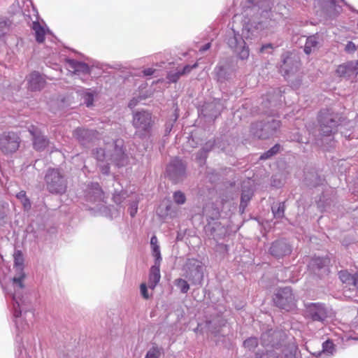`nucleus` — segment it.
<instances>
[{"label":"nucleus","instance_id":"obj_1","mask_svg":"<svg viewBox=\"0 0 358 358\" xmlns=\"http://www.w3.org/2000/svg\"><path fill=\"white\" fill-rule=\"evenodd\" d=\"M47 188L52 194H63L67 188L66 181L57 169H50L45 177Z\"/></svg>","mask_w":358,"mask_h":358},{"label":"nucleus","instance_id":"obj_2","mask_svg":"<svg viewBox=\"0 0 358 358\" xmlns=\"http://www.w3.org/2000/svg\"><path fill=\"white\" fill-rule=\"evenodd\" d=\"M273 300L278 307L287 311L293 310L296 308V299L289 287L278 289Z\"/></svg>","mask_w":358,"mask_h":358},{"label":"nucleus","instance_id":"obj_3","mask_svg":"<svg viewBox=\"0 0 358 358\" xmlns=\"http://www.w3.org/2000/svg\"><path fill=\"white\" fill-rule=\"evenodd\" d=\"M280 127V122L272 119L266 123L257 122L252 125L253 135L260 139H266L272 136Z\"/></svg>","mask_w":358,"mask_h":358},{"label":"nucleus","instance_id":"obj_4","mask_svg":"<svg viewBox=\"0 0 358 358\" xmlns=\"http://www.w3.org/2000/svg\"><path fill=\"white\" fill-rule=\"evenodd\" d=\"M21 139L13 131L3 132L0 135V150L4 155L15 152L20 148Z\"/></svg>","mask_w":358,"mask_h":358},{"label":"nucleus","instance_id":"obj_5","mask_svg":"<svg viewBox=\"0 0 358 358\" xmlns=\"http://www.w3.org/2000/svg\"><path fill=\"white\" fill-rule=\"evenodd\" d=\"M327 309L321 303H310L305 306L303 315L312 321L324 322L327 318Z\"/></svg>","mask_w":358,"mask_h":358},{"label":"nucleus","instance_id":"obj_6","mask_svg":"<svg viewBox=\"0 0 358 358\" xmlns=\"http://www.w3.org/2000/svg\"><path fill=\"white\" fill-rule=\"evenodd\" d=\"M320 129L324 136H329L338 126V121L334 114L329 110H322L319 115Z\"/></svg>","mask_w":358,"mask_h":358},{"label":"nucleus","instance_id":"obj_7","mask_svg":"<svg viewBox=\"0 0 358 358\" xmlns=\"http://www.w3.org/2000/svg\"><path fill=\"white\" fill-rule=\"evenodd\" d=\"M152 124V115L147 111L137 112L134 115L133 124L139 131H148Z\"/></svg>","mask_w":358,"mask_h":358},{"label":"nucleus","instance_id":"obj_8","mask_svg":"<svg viewBox=\"0 0 358 358\" xmlns=\"http://www.w3.org/2000/svg\"><path fill=\"white\" fill-rule=\"evenodd\" d=\"M292 248L285 239H279L273 242L270 248V254L278 259L288 256L292 253Z\"/></svg>","mask_w":358,"mask_h":358},{"label":"nucleus","instance_id":"obj_9","mask_svg":"<svg viewBox=\"0 0 358 358\" xmlns=\"http://www.w3.org/2000/svg\"><path fill=\"white\" fill-rule=\"evenodd\" d=\"M29 131L33 137V147L37 151H42L49 145V140L42 134L41 130L36 126L31 125Z\"/></svg>","mask_w":358,"mask_h":358},{"label":"nucleus","instance_id":"obj_10","mask_svg":"<svg viewBox=\"0 0 358 358\" xmlns=\"http://www.w3.org/2000/svg\"><path fill=\"white\" fill-rule=\"evenodd\" d=\"M229 43L231 46L234 47L235 51L238 53L241 59L248 58L250 55L249 48L238 34H234V37L229 40Z\"/></svg>","mask_w":358,"mask_h":358},{"label":"nucleus","instance_id":"obj_11","mask_svg":"<svg viewBox=\"0 0 358 358\" xmlns=\"http://www.w3.org/2000/svg\"><path fill=\"white\" fill-rule=\"evenodd\" d=\"M114 150L110 155V157L116 162L117 166H123L127 159V155L123 148V141L117 139L113 143Z\"/></svg>","mask_w":358,"mask_h":358},{"label":"nucleus","instance_id":"obj_12","mask_svg":"<svg viewBox=\"0 0 358 358\" xmlns=\"http://www.w3.org/2000/svg\"><path fill=\"white\" fill-rule=\"evenodd\" d=\"M29 89L31 91H37L43 89L45 85V80L38 72H32L28 78Z\"/></svg>","mask_w":358,"mask_h":358},{"label":"nucleus","instance_id":"obj_13","mask_svg":"<svg viewBox=\"0 0 358 358\" xmlns=\"http://www.w3.org/2000/svg\"><path fill=\"white\" fill-rule=\"evenodd\" d=\"M161 278L160 265L154 264L151 266L149 273L148 286L149 288L154 289L158 284Z\"/></svg>","mask_w":358,"mask_h":358},{"label":"nucleus","instance_id":"obj_14","mask_svg":"<svg viewBox=\"0 0 358 358\" xmlns=\"http://www.w3.org/2000/svg\"><path fill=\"white\" fill-rule=\"evenodd\" d=\"M353 62L350 61L338 66L336 73L339 77H345L353 73Z\"/></svg>","mask_w":358,"mask_h":358},{"label":"nucleus","instance_id":"obj_15","mask_svg":"<svg viewBox=\"0 0 358 358\" xmlns=\"http://www.w3.org/2000/svg\"><path fill=\"white\" fill-rule=\"evenodd\" d=\"M32 29L35 33L36 40L38 43H42L45 39V30L38 22H34Z\"/></svg>","mask_w":358,"mask_h":358},{"label":"nucleus","instance_id":"obj_16","mask_svg":"<svg viewBox=\"0 0 358 358\" xmlns=\"http://www.w3.org/2000/svg\"><path fill=\"white\" fill-rule=\"evenodd\" d=\"M73 136L80 143L88 140L92 135V131L83 128H77L73 133Z\"/></svg>","mask_w":358,"mask_h":358},{"label":"nucleus","instance_id":"obj_17","mask_svg":"<svg viewBox=\"0 0 358 358\" xmlns=\"http://www.w3.org/2000/svg\"><path fill=\"white\" fill-rule=\"evenodd\" d=\"M318 41L315 36H310L306 39L304 45V52L307 55H310L312 52L315 51L317 47Z\"/></svg>","mask_w":358,"mask_h":358},{"label":"nucleus","instance_id":"obj_18","mask_svg":"<svg viewBox=\"0 0 358 358\" xmlns=\"http://www.w3.org/2000/svg\"><path fill=\"white\" fill-rule=\"evenodd\" d=\"M169 172H175L176 173H183L185 171V166L182 162L178 159H175L168 166Z\"/></svg>","mask_w":358,"mask_h":358},{"label":"nucleus","instance_id":"obj_19","mask_svg":"<svg viewBox=\"0 0 358 358\" xmlns=\"http://www.w3.org/2000/svg\"><path fill=\"white\" fill-rule=\"evenodd\" d=\"M338 275L343 283H345L348 285H353L355 279V274L352 275L348 271L345 270L341 271L338 273Z\"/></svg>","mask_w":358,"mask_h":358},{"label":"nucleus","instance_id":"obj_20","mask_svg":"<svg viewBox=\"0 0 358 358\" xmlns=\"http://www.w3.org/2000/svg\"><path fill=\"white\" fill-rule=\"evenodd\" d=\"M185 267L187 272L189 273H192L193 269L197 271H200L201 269V262L196 259H188L185 264Z\"/></svg>","mask_w":358,"mask_h":358},{"label":"nucleus","instance_id":"obj_21","mask_svg":"<svg viewBox=\"0 0 358 358\" xmlns=\"http://www.w3.org/2000/svg\"><path fill=\"white\" fill-rule=\"evenodd\" d=\"M14 266L19 268L22 272L23 270L24 266V257L22 252L20 250H17L15 252L14 255Z\"/></svg>","mask_w":358,"mask_h":358},{"label":"nucleus","instance_id":"obj_22","mask_svg":"<svg viewBox=\"0 0 358 358\" xmlns=\"http://www.w3.org/2000/svg\"><path fill=\"white\" fill-rule=\"evenodd\" d=\"M252 196V192L250 189L243 191L241 198V206L243 208H245Z\"/></svg>","mask_w":358,"mask_h":358},{"label":"nucleus","instance_id":"obj_23","mask_svg":"<svg viewBox=\"0 0 358 358\" xmlns=\"http://www.w3.org/2000/svg\"><path fill=\"white\" fill-rule=\"evenodd\" d=\"M285 206L284 202L279 203L277 206L272 207V212L275 217L284 216Z\"/></svg>","mask_w":358,"mask_h":358},{"label":"nucleus","instance_id":"obj_24","mask_svg":"<svg viewBox=\"0 0 358 358\" xmlns=\"http://www.w3.org/2000/svg\"><path fill=\"white\" fill-rule=\"evenodd\" d=\"M280 150V145L275 144L273 147H272L270 150H268L267 152H264L263 155H261L260 159H267L272 156L277 154Z\"/></svg>","mask_w":358,"mask_h":358},{"label":"nucleus","instance_id":"obj_25","mask_svg":"<svg viewBox=\"0 0 358 358\" xmlns=\"http://www.w3.org/2000/svg\"><path fill=\"white\" fill-rule=\"evenodd\" d=\"M330 264V259L328 257H317L313 259V264L318 268H322L324 266H329Z\"/></svg>","mask_w":358,"mask_h":358},{"label":"nucleus","instance_id":"obj_26","mask_svg":"<svg viewBox=\"0 0 358 358\" xmlns=\"http://www.w3.org/2000/svg\"><path fill=\"white\" fill-rule=\"evenodd\" d=\"M175 284L180 289L182 293L185 294L189 289V285L187 282L182 278L176 279Z\"/></svg>","mask_w":358,"mask_h":358},{"label":"nucleus","instance_id":"obj_27","mask_svg":"<svg viewBox=\"0 0 358 358\" xmlns=\"http://www.w3.org/2000/svg\"><path fill=\"white\" fill-rule=\"evenodd\" d=\"M334 350V344L332 341L327 340L322 344V352L329 355H332Z\"/></svg>","mask_w":358,"mask_h":358},{"label":"nucleus","instance_id":"obj_28","mask_svg":"<svg viewBox=\"0 0 358 358\" xmlns=\"http://www.w3.org/2000/svg\"><path fill=\"white\" fill-rule=\"evenodd\" d=\"M243 345L249 350H254L258 345L257 338L253 337L249 338L244 341Z\"/></svg>","mask_w":358,"mask_h":358},{"label":"nucleus","instance_id":"obj_29","mask_svg":"<svg viewBox=\"0 0 358 358\" xmlns=\"http://www.w3.org/2000/svg\"><path fill=\"white\" fill-rule=\"evenodd\" d=\"M152 255L155 258V264L161 265L162 262V257H161V252L159 245H155V247L152 248Z\"/></svg>","mask_w":358,"mask_h":358},{"label":"nucleus","instance_id":"obj_30","mask_svg":"<svg viewBox=\"0 0 358 358\" xmlns=\"http://www.w3.org/2000/svg\"><path fill=\"white\" fill-rule=\"evenodd\" d=\"M174 201L178 204H183L186 201V197L180 191L176 192L173 194Z\"/></svg>","mask_w":358,"mask_h":358},{"label":"nucleus","instance_id":"obj_31","mask_svg":"<svg viewBox=\"0 0 358 358\" xmlns=\"http://www.w3.org/2000/svg\"><path fill=\"white\" fill-rule=\"evenodd\" d=\"M160 355V350L157 347H152L147 352L145 358H159Z\"/></svg>","mask_w":358,"mask_h":358},{"label":"nucleus","instance_id":"obj_32","mask_svg":"<svg viewBox=\"0 0 358 358\" xmlns=\"http://www.w3.org/2000/svg\"><path fill=\"white\" fill-rule=\"evenodd\" d=\"M72 66L74 68L76 71H88V66L85 63L72 62Z\"/></svg>","mask_w":358,"mask_h":358},{"label":"nucleus","instance_id":"obj_33","mask_svg":"<svg viewBox=\"0 0 358 358\" xmlns=\"http://www.w3.org/2000/svg\"><path fill=\"white\" fill-rule=\"evenodd\" d=\"M83 99H84V102L87 106L89 107V106H91L93 105V101H94L93 94H92L90 92H86L83 96Z\"/></svg>","mask_w":358,"mask_h":358},{"label":"nucleus","instance_id":"obj_34","mask_svg":"<svg viewBox=\"0 0 358 358\" xmlns=\"http://www.w3.org/2000/svg\"><path fill=\"white\" fill-rule=\"evenodd\" d=\"M180 76L182 75H180V71H178L176 73H169L167 75V79L171 83H176Z\"/></svg>","mask_w":358,"mask_h":358},{"label":"nucleus","instance_id":"obj_35","mask_svg":"<svg viewBox=\"0 0 358 358\" xmlns=\"http://www.w3.org/2000/svg\"><path fill=\"white\" fill-rule=\"evenodd\" d=\"M24 278H25V275H24V273H23L22 272L19 277H14L13 278V281L14 283H16L20 288H23L24 287L23 280L24 279Z\"/></svg>","mask_w":358,"mask_h":358},{"label":"nucleus","instance_id":"obj_36","mask_svg":"<svg viewBox=\"0 0 358 358\" xmlns=\"http://www.w3.org/2000/svg\"><path fill=\"white\" fill-rule=\"evenodd\" d=\"M198 66V63H195L193 65H186L183 67L182 71H180V75L183 76L185 74H188L192 69H196Z\"/></svg>","mask_w":358,"mask_h":358},{"label":"nucleus","instance_id":"obj_37","mask_svg":"<svg viewBox=\"0 0 358 358\" xmlns=\"http://www.w3.org/2000/svg\"><path fill=\"white\" fill-rule=\"evenodd\" d=\"M140 289H141V294L142 296L145 299H148L150 298V296H149V294L148 292V288H147L146 284L141 283V285L140 286Z\"/></svg>","mask_w":358,"mask_h":358},{"label":"nucleus","instance_id":"obj_38","mask_svg":"<svg viewBox=\"0 0 358 358\" xmlns=\"http://www.w3.org/2000/svg\"><path fill=\"white\" fill-rule=\"evenodd\" d=\"M271 337V335L269 332L263 334L261 336L262 344L264 346L268 345V342L270 341Z\"/></svg>","mask_w":358,"mask_h":358},{"label":"nucleus","instance_id":"obj_39","mask_svg":"<svg viewBox=\"0 0 358 358\" xmlns=\"http://www.w3.org/2000/svg\"><path fill=\"white\" fill-rule=\"evenodd\" d=\"M345 49L348 52H354L357 50V47L354 43L349 41L346 44Z\"/></svg>","mask_w":358,"mask_h":358},{"label":"nucleus","instance_id":"obj_40","mask_svg":"<svg viewBox=\"0 0 358 358\" xmlns=\"http://www.w3.org/2000/svg\"><path fill=\"white\" fill-rule=\"evenodd\" d=\"M22 204L24 206V208L25 210H29L30 208H31V202L29 199V198L25 197L24 199H22V201H20Z\"/></svg>","mask_w":358,"mask_h":358},{"label":"nucleus","instance_id":"obj_41","mask_svg":"<svg viewBox=\"0 0 358 358\" xmlns=\"http://www.w3.org/2000/svg\"><path fill=\"white\" fill-rule=\"evenodd\" d=\"M267 49H273V45L271 43L263 45L259 49V53H264Z\"/></svg>","mask_w":358,"mask_h":358},{"label":"nucleus","instance_id":"obj_42","mask_svg":"<svg viewBox=\"0 0 358 358\" xmlns=\"http://www.w3.org/2000/svg\"><path fill=\"white\" fill-rule=\"evenodd\" d=\"M105 152L102 149H99L96 151V158L99 159V160H103L105 157Z\"/></svg>","mask_w":358,"mask_h":358},{"label":"nucleus","instance_id":"obj_43","mask_svg":"<svg viewBox=\"0 0 358 358\" xmlns=\"http://www.w3.org/2000/svg\"><path fill=\"white\" fill-rule=\"evenodd\" d=\"M261 358H278L273 352H267L261 356Z\"/></svg>","mask_w":358,"mask_h":358},{"label":"nucleus","instance_id":"obj_44","mask_svg":"<svg viewBox=\"0 0 358 358\" xmlns=\"http://www.w3.org/2000/svg\"><path fill=\"white\" fill-rule=\"evenodd\" d=\"M155 69H153L152 68H148L143 71V74L145 76H151L155 73Z\"/></svg>","mask_w":358,"mask_h":358},{"label":"nucleus","instance_id":"obj_45","mask_svg":"<svg viewBox=\"0 0 358 358\" xmlns=\"http://www.w3.org/2000/svg\"><path fill=\"white\" fill-rule=\"evenodd\" d=\"M16 197L22 201V199H24L25 197H27V195H26V192L24 191H20V192H18L16 195Z\"/></svg>","mask_w":358,"mask_h":358},{"label":"nucleus","instance_id":"obj_46","mask_svg":"<svg viewBox=\"0 0 358 358\" xmlns=\"http://www.w3.org/2000/svg\"><path fill=\"white\" fill-rule=\"evenodd\" d=\"M150 244H151L152 248L155 247V245H157V238L155 236H153L151 238Z\"/></svg>","mask_w":358,"mask_h":358},{"label":"nucleus","instance_id":"obj_47","mask_svg":"<svg viewBox=\"0 0 358 358\" xmlns=\"http://www.w3.org/2000/svg\"><path fill=\"white\" fill-rule=\"evenodd\" d=\"M286 62H287L285 60V61H284V64H283V65L281 66V71H282H282H284V72H285V75H287V74H289V71H288V69H287Z\"/></svg>","mask_w":358,"mask_h":358},{"label":"nucleus","instance_id":"obj_48","mask_svg":"<svg viewBox=\"0 0 358 358\" xmlns=\"http://www.w3.org/2000/svg\"><path fill=\"white\" fill-rule=\"evenodd\" d=\"M210 48V43H206V45H204L203 46H202L201 48H200V51L201 52H204V51H206L208 50L209 48Z\"/></svg>","mask_w":358,"mask_h":358},{"label":"nucleus","instance_id":"obj_49","mask_svg":"<svg viewBox=\"0 0 358 358\" xmlns=\"http://www.w3.org/2000/svg\"><path fill=\"white\" fill-rule=\"evenodd\" d=\"M353 73L358 74V60L355 62H353Z\"/></svg>","mask_w":358,"mask_h":358},{"label":"nucleus","instance_id":"obj_50","mask_svg":"<svg viewBox=\"0 0 358 358\" xmlns=\"http://www.w3.org/2000/svg\"><path fill=\"white\" fill-rule=\"evenodd\" d=\"M353 286L358 290V273H355V279L353 283Z\"/></svg>","mask_w":358,"mask_h":358},{"label":"nucleus","instance_id":"obj_51","mask_svg":"<svg viewBox=\"0 0 358 358\" xmlns=\"http://www.w3.org/2000/svg\"><path fill=\"white\" fill-rule=\"evenodd\" d=\"M6 22L5 21H1L0 22V29L1 31H3V29L6 28ZM4 33L2 32V34H3Z\"/></svg>","mask_w":358,"mask_h":358},{"label":"nucleus","instance_id":"obj_52","mask_svg":"<svg viewBox=\"0 0 358 358\" xmlns=\"http://www.w3.org/2000/svg\"><path fill=\"white\" fill-rule=\"evenodd\" d=\"M136 104H137V101H136V100H135V99H133V100H131V101L129 102V108H134V106H136Z\"/></svg>","mask_w":358,"mask_h":358},{"label":"nucleus","instance_id":"obj_53","mask_svg":"<svg viewBox=\"0 0 358 358\" xmlns=\"http://www.w3.org/2000/svg\"><path fill=\"white\" fill-rule=\"evenodd\" d=\"M285 358H296L295 354L290 352V354L289 355H285Z\"/></svg>","mask_w":358,"mask_h":358},{"label":"nucleus","instance_id":"obj_54","mask_svg":"<svg viewBox=\"0 0 358 358\" xmlns=\"http://www.w3.org/2000/svg\"><path fill=\"white\" fill-rule=\"evenodd\" d=\"M137 212V208H136L134 210H131L130 212V215L131 217H134Z\"/></svg>","mask_w":358,"mask_h":358},{"label":"nucleus","instance_id":"obj_55","mask_svg":"<svg viewBox=\"0 0 358 358\" xmlns=\"http://www.w3.org/2000/svg\"><path fill=\"white\" fill-rule=\"evenodd\" d=\"M19 315H20V313H17V312H15V315L16 317H18V316H19Z\"/></svg>","mask_w":358,"mask_h":358}]
</instances>
